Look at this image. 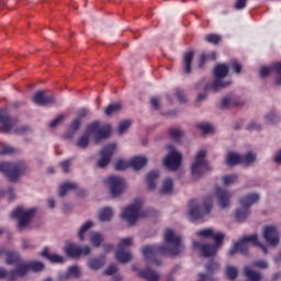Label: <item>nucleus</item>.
Masks as SVG:
<instances>
[{"instance_id":"f257e3e1","label":"nucleus","mask_w":281,"mask_h":281,"mask_svg":"<svg viewBox=\"0 0 281 281\" xmlns=\"http://www.w3.org/2000/svg\"><path fill=\"white\" fill-rule=\"evenodd\" d=\"M164 240L166 245H149L143 247V256L145 260H151L154 265H161V261L155 259L157 256H169L170 258L182 254L186 246L181 241V237L175 231L168 228L165 232Z\"/></svg>"},{"instance_id":"f03ea898","label":"nucleus","mask_w":281,"mask_h":281,"mask_svg":"<svg viewBox=\"0 0 281 281\" xmlns=\"http://www.w3.org/2000/svg\"><path fill=\"white\" fill-rule=\"evenodd\" d=\"M7 265H14L15 269L9 274V280H19V278H24L27 276V271H43L45 269V263L41 261H30L25 262L21 260L19 254L9 251L7 252Z\"/></svg>"},{"instance_id":"7ed1b4c3","label":"nucleus","mask_w":281,"mask_h":281,"mask_svg":"<svg viewBox=\"0 0 281 281\" xmlns=\"http://www.w3.org/2000/svg\"><path fill=\"white\" fill-rule=\"evenodd\" d=\"M196 236H200V238H212L215 244H201L200 241L193 243L194 249H200L201 255L203 258H211V256H215V254L218 251V247H221L223 240L225 239V234L221 232H214L212 228H205L202 231H199L196 233Z\"/></svg>"},{"instance_id":"20e7f679","label":"nucleus","mask_w":281,"mask_h":281,"mask_svg":"<svg viewBox=\"0 0 281 281\" xmlns=\"http://www.w3.org/2000/svg\"><path fill=\"white\" fill-rule=\"evenodd\" d=\"M228 74L229 68L227 65L220 64L214 68V76L216 79L212 83H210L207 79H203L196 85V89H203L205 93H207V91L216 93V91H221V89H225V87L232 85V81H223V78H227Z\"/></svg>"},{"instance_id":"39448f33","label":"nucleus","mask_w":281,"mask_h":281,"mask_svg":"<svg viewBox=\"0 0 281 281\" xmlns=\"http://www.w3.org/2000/svg\"><path fill=\"white\" fill-rule=\"evenodd\" d=\"M249 245L260 247L263 254H267V246L258 241V235L256 234L244 236L239 241L234 244L228 254L229 256H234V254H244L245 256L249 251Z\"/></svg>"},{"instance_id":"423d86ee","label":"nucleus","mask_w":281,"mask_h":281,"mask_svg":"<svg viewBox=\"0 0 281 281\" xmlns=\"http://www.w3.org/2000/svg\"><path fill=\"white\" fill-rule=\"evenodd\" d=\"M214 203V198L212 195L204 199L203 205L200 206L196 201L192 200L189 203V216L192 221H203L210 212H212V205Z\"/></svg>"},{"instance_id":"0eeeda50","label":"nucleus","mask_w":281,"mask_h":281,"mask_svg":"<svg viewBox=\"0 0 281 281\" xmlns=\"http://www.w3.org/2000/svg\"><path fill=\"white\" fill-rule=\"evenodd\" d=\"M142 205H144L142 200H135L133 204L123 209L121 218H124L128 225H135L137 218H145V216H148V213H146L145 210H142Z\"/></svg>"},{"instance_id":"6e6552de","label":"nucleus","mask_w":281,"mask_h":281,"mask_svg":"<svg viewBox=\"0 0 281 281\" xmlns=\"http://www.w3.org/2000/svg\"><path fill=\"white\" fill-rule=\"evenodd\" d=\"M34 214H36L35 207L25 210L22 206H19L11 213V218L18 221V229L19 232H23V229L30 225V221L34 218Z\"/></svg>"},{"instance_id":"1a4fd4ad","label":"nucleus","mask_w":281,"mask_h":281,"mask_svg":"<svg viewBox=\"0 0 281 281\" xmlns=\"http://www.w3.org/2000/svg\"><path fill=\"white\" fill-rule=\"evenodd\" d=\"M0 172L5 175L9 181H16L25 172V164L23 162H0Z\"/></svg>"},{"instance_id":"9d476101","label":"nucleus","mask_w":281,"mask_h":281,"mask_svg":"<svg viewBox=\"0 0 281 281\" xmlns=\"http://www.w3.org/2000/svg\"><path fill=\"white\" fill-rule=\"evenodd\" d=\"M206 153L205 150H200L196 156L194 162L191 165V175L193 179H199L203 177L205 172L210 171V165L207 160H205Z\"/></svg>"},{"instance_id":"9b49d317","label":"nucleus","mask_w":281,"mask_h":281,"mask_svg":"<svg viewBox=\"0 0 281 281\" xmlns=\"http://www.w3.org/2000/svg\"><path fill=\"white\" fill-rule=\"evenodd\" d=\"M133 245V238L127 237L123 238L121 243L117 246V250L115 252V258L117 262H121V265H126V262H131V251H128V247Z\"/></svg>"},{"instance_id":"f8f14e48","label":"nucleus","mask_w":281,"mask_h":281,"mask_svg":"<svg viewBox=\"0 0 281 281\" xmlns=\"http://www.w3.org/2000/svg\"><path fill=\"white\" fill-rule=\"evenodd\" d=\"M104 183L110 188L112 196H120L126 190V180L120 176H110Z\"/></svg>"},{"instance_id":"ddd939ff","label":"nucleus","mask_w":281,"mask_h":281,"mask_svg":"<svg viewBox=\"0 0 281 281\" xmlns=\"http://www.w3.org/2000/svg\"><path fill=\"white\" fill-rule=\"evenodd\" d=\"M169 154L164 160V165L168 170H171L175 172V170L179 169V166H181V160L183 159V156H181V153L177 151L175 149V146L168 145L167 146Z\"/></svg>"},{"instance_id":"4468645a","label":"nucleus","mask_w":281,"mask_h":281,"mask_svg":"<svg viewBox=\"0 0 281 281\" xmlns=\"http://www.w3.org/2000/svg\"><path fill=\"white\" fill-rule=\"evenodd\" d=\"M88 133L94 135L95 142H101V139H106L111 137V126L110 125H100V122H93L88 125Z\"/></svg>"},{"instance_id":"2eb2a0df","label":"nucleus","mask_w":281,"mask_h":281,"mask_svg":"<svg viewBox=\"0 0 281 281\" xmlns=\"http://www.w3.org/2000/svg\"><path fill=\"white\" fill-rule=\"evenodd\" d=\"M263 238L267 245L278 247V244L280 243V232H278L276 226H266L263 227Z\"/></svg>"},{"instance_id":"dca6fc26","label":"nucleus","mask_w":281,"mask_h":281,"mask_svg":"<svg viewBox=\"0 0 281 281\" xmlns=\"http://www.w3.org/2000/svg\"><path fill=\"white\" fill-rule=\"evenodd\" d=\"M65 251L69 258H80V256H89L91 248L89 246L80 247V245L77 244H69L65 248Z\"/></svg>"},{"instance_id":"f3484780","label":"nucleus","mask_w":281,"mask_h":281,"mask_svg":"<svg viewBox=\"0 0 281 281\" xmlns=\"http://www.w3.org/2000/svg\"><path fill=\"white\" fill-rule=\"evenodd\" d=\"M115 144H110L100 151L101 158L97 162L98 168H106V166L111 164V158L113 157V153H115Z\"/></svg>"},{"instance_id":"a211bd4d","label":"nucleus","mask_w":281,"mask_h":281,"mask_svg":"<svg viewBox=\"0 0 281 281\" xmlns=\"http://www.w3.org/2000/svg\"><path fill=\"white\" fill-rule=\"evenodd\" d=\"M215 194L217 199V204L222 210H225V207H229V200L232 199V193L225 189L216 188Z\"/></svg>"},{"instance_id":"6ab92c4d","label":"nucleus","mask_w":281,"mask_h":281,"mask_svg":"<svg viewBox=\"0 0 281 281\" xmlns=\"http://www.w3.org/2000/svg\"><path fill=\"white\" fill-rule=\"evenodd\" d=\"M271 71H274L278 75L276 79V85H281V63H276L271 67L263 66L260 68V76L261 78H267Z\"/></svg>"},{"instance_id":"aec40b11","label":"nucleus","mask_w":281,"mask_h":281,"mask_svg":"<svg viewBox=\"0 0 281 281\" xmlns=\"http://www.w3.org/2000/svg\"><path fill=\"white\" fill-rule=\"evenodd\" d=\"M0 124L2 125V133H8L16 125V120L10 119L5 110H0Z\"/></svg>"},{"instance_id":"412c9836","label":"nucleus","mask_w":281,"mask_h":281,"mask_svg":"<svg viewBox=\"0 0 281 281\" xmlns=\"http://www.w3.org/2000/svg\"><path fill=\"white\" fill-rule=\"evenodd\" d=\"M56 98L54 95H45L44 91H38L33 95V102L38 106H47V104H54Z\"/></svg>"},{"instance_id":"4be33fe9","label":"nucleus","mask_w":281,"mask_h":281,"mask_svg":"<svg viewBox=\"0 0 281 281\" xmlns=\"http://www.w3.org/2000/svg\"><path fill=\"white\" fill-rule=\"evenodd\" d=\"M260 201V194L258 193H249L243 198H240L239 203L241 207H251L254 203H258Z\"/></svg>"},{"instance_id":"5701e85b","label":"nucleus","mask_w":281,"mask_h":281,"mask_svg":"<svg viewBox=\"0 0 281 281\" xmlns=\"http://www.w3.org/2000/svg\"><path fill=\"white\" fill-rule=\"evenodd\" d=\"M146 164H148V159L144 156H136L130 160V167L134 170H142Z\"/></svg>"},{"instance_id":"b1692460","label":"nucleus","mask_w":281,"mask_h":281,"mask_svg":"<svg viewBox=\"0 0 281 281\" xmlns=\"http://www.w3.org/2000/svg\"><path fill=\"white\" fill-rule=\"evenodd\" d=\"M250 214L251 209L243 206L241 209L235 211V221H237V223H244V221H247V218H249Z\"/></svg>"},{"instance_id":"393cba45","label":"nucleus","mask_w":281,"mask_h":281,"mask_svg":"<svg viewBox=\"0 0 281 281\" xmlns=\"http://www.w3.org/2000/svg\"><path fill=\"white\" fill-rule=\"evenodd\" d=\"M194 59V52L190 50L183 56V71L184 74H191L192 60Z\"/></svg>"},{"instance_id":"a878e982","label":"nucleus","mask_w":281,"mask_h":281,"mask_svg":"<svg viewBox=\"0 0 281 281\" xmlns=\"http://www.w3.org/2000/svg\"><path fill=\"white\" fill-rule=\"evenodd\" d=\"M80 124H82L80 119H75L69 125L68 133L65 134V139H71V137H74L80 130Z\"/></svg>"},{"instance_id":"bb28decb","label":"nucleus","mask_w":281,"mask_h":281,"mask_svg":"<svg viewBox=\"0 0 281 281\" xmlns=\"http://www.w3.org/2000/svg\"><path fill=\"white\" fill-rule=\"evenodd\" d=\"M89 139H91V132H89V127H87L86 133L77 139V148H81L82 150H85V148L89 146Z\"/></svg>"},{"instance_id":"cd10ccee","label":"nucleus","mask_w":281,"mask_h":281,"mask_svg":"<svg viewBox=\"0 0 281 281\" xmlns=\"http://www.w3.org/2000/svg\"><path fill=\"white\" fill-rule=\"evenodd\" d=\"M139 276L147 281H159V273H157L155 270H150V268L140 270Z\"/></svg>"},{"instance_id":"c85d7f7f","label":"nucleus","mask_w":281,"mask_h":281,"mask_svg":"<svg viewBox=\"0 0 281 281\" xmlns=\"http://www.w3.org/2000/svg\"><path fill=\"white\" fill-rule=\"evenodd\" d=\"M157 179H159V171L153 170L147 175V188L148 190H155L157 188Z\"/></svg>"},{"instance_id":"c756f323","label":"nucleus","mask_w":281,"mask_h":281,"mask_svg":"<svg viewBox=\"0 0 281 281\" xmlns=\"http://www.w3.org/2000/svg\"><path fill=\"white\" fill-rule=\"evenodd\" d=\"M99 221L106 223L113 218V209L105 206L99 211Z\"/></svg>"},{"instance_id":"7c9ffc66","label":"nucleus","mask_w":281,"mask_h":281,"mask_svg":"<svg viewBox=\"0 0 281 281\" xmlns=\"http://www.w3.org/2000/svg\"><path fill=\"white\" fill-rule=\"evenodd\" d=\"M106 258L104 256H101L99 258L90 259L88 262V266L92 271H98V269H102L104 267Z\"/></svg>"},{"instance_id":"2f4dec72","label":"nucleus","mask_w":281,"mask_h":281,"mask_svg":"<svg viewBox=\"0 0 281 281\" xmlns=\"http://www.w3.org/2000/svg\"><path fill=\"white\" fill-rule=\"evenodd\" d=\"M226 164L227 166H237V164H241V155L237 153H228L226 155Z\"/></svg>"},{"instance_id":"473e14b6","label":"nucleus","mask_w":281,"mask_h":281,"mask_svg":"<svg viewBox=\"0 0 281 281\" xmlns=\"http://www.w3.org/2000/svg\"><path fill=\"white\" fill-rule=\"evenodd\" d=\"M245 276L247 281H260L262 279V274H260V272L254 271L249 267L245 268Z\"/></svg>"},{"instance_id":"72a5a7b5","label":"nucleus","mask_w":281,"mask_h":281,"mask_svg":"<svg viewBox=\"0 0 281 281\" xmlns=\"http://www.w3.org/2000/svg\"><path fill=\"white\" fill-rule=\"evenodd\" d=\"M173 188H175V183L172 182V179L167 178L162 182V187L160 189V194H171Z\"/></svg>"},{"instance_id":"f704fd0d","label":"nucleus","mask_w":281,"mask_h":281,"mask_svg":"<svg viewBox=\"0 0 281 281\" xmlns=\"http://www.w3.org/2000/svg\"><path fill=\"white\" fill-rule=\"evenodd\" d=\"M104 240V237L102 236V234L98 233V232H92L90 234V244L92 247H100V245H102Z\"/></svg>"},{"instance_id":"c9c22d12","label":"nucleus","mask_w":281,"mask_h":281,"mask_svg":"<svg viewBox=\"0 0 281 281\" xmlns=\"http://www.w3.org/2000/svg\"><path fill=\"white\" fill-rule=\"evenodd\" d=\"M78 184L76 182H65L59 187V196H65L69 190H76Z\"/></svg>"},{"instance_id":"e433bc0d","label":"nucleus","mask_w":281,"mask_h":281,"mask_svg":"<svg viewBox=\"0 0 281 281\" xmlns=\"http://www.w3.org/2000/svg\"><path fill=\"white\" fill-rule=\"evenodd\" d=\"M80 276V268L78 266H72L68 269V272L60 277V281L69 280V277L78 278Z\"/></svg>"},{"instance_id":"4c0bfd02","label":"nucleus","mask_w":281,"mask_h":281,"mask_svg":"<svg viewBox=\"0 0 281 281\" xmlns=\"http://www.w3.org/2000/svg\"><path fill=\"white\" fill-rule=\"evenodd\" d=\"M91 227H93V222L91 221H88L86 222L79 229V233H78V238L79 240H85V233L86 232H89V229H91Z\"/></svg>"},{"instance_id":"58836bf2","label":"nucleus","mask_w":281,"mask_h":281,"mask_svg":"<svg viewBox=\"0 0 281 281\" xmlns=\"http://www.w3.org/2000/svg\"><path fill=\"white\" fill-rule=\"evenodd\" d=\"M198 128L201 131L203 135H210L214 133V126L210 123H200L198 124Z\"/></svg>"},{"instance_id":"ea45409f","label":"nucleus","mask_w":281,"mask_h":281,"mask_svg":"<svg viewBox=\"0 0 281 281\" xmlns=\"http://www.w3.org/2000/svg\"><path fill=\"white\" fill-rule=\"evenodd\" d=\"M254 161H256V155H254L252 153L241 155V164L244 166H249L250 164H254Z\"/></svg>"},{"instance_id":"a19ab883","label":"nucleus","mask_w":281,"mask_h":281,"mask_svg":"<svg viewBox=\"0 0 281 281\" xmlns=\"http://www.w3.org/2000/svg\"><path fill=\"white\" fill-rule=\"evenodd\" d=\"M121 103H112L105 109V115H113V113H117V111H121Z\"/></svg>"},{"instance_id":"79ce46f5","label":"nucleus","mask_w":281,"mask_h":281,"mask_svg":"<svg viewBox=\"0 0 281 281\" xmlns=\"http://www.w3.org/2000/svg\"><path fill=\"white\" fill-rule=\"evenodd\" d=\"M169 135L176 142H181V138L183 137V131H181L179 128H171V130H169Z\"/></svg>"},{"instance_id":"37998d69","label":"nucleus","mask_w":281,"mask_h":281,"mask_svg":"<svg viewBox=\"0 0 281 281\" xmlns=\"http://www.w3.org/2000/svg\"><path fill=\"white\" fill-rule=\"evenodd\" d=\"M226 278H228V280H236V278H238V269H236V267L228 266L226 268Z\"/></svg>"},{"instance_id":"c03bdc74","label":"nucleus","mask_w":281,"mask_h":281,"mask_svg":"<svg viewBox=\"0 0 281 281\" xmlns=\"http://www.w3.org/2000/svg\"><path fill=\"white\" fill-rule=\"evenodd\" d=\"M206 43H211L212 45H218L221 43V35L218 34H207L205 36Z\"/></svg>"},{"instance_id":"a18cd8bd","label":"nucleus","mask_w":281,"mask_h":281,"mask_svg":"<svg viewBox=\"0 0 281 281\" xmlns=\"http://www.w3.org/2000/svg\"><path fill=\"white\" fill-rule=\"evenodd\" d=\"M216 60V53H212L211 55H205L202 54L200 56V63H199V67H203V65H205V60Z\"/></svg>"},{"instance_id":"49530a36","label":"nucleus","mask_w":281,"mask_h":281,"mask_svg":"<svg viewBox=\"0 0 281 281\" xmlns=\"http://www.w3.org/2000/svg\"><path fill=\"white\" fill-rule=\"evenodd\" d=\"M115 170H126V168H131V161L126 160H117L114 165Z\"/></svg>"},{"instance_id":"de8ad7c7","label":"nucleus","mask_w":281,"mask_h":281,"mask_svg":"<svg viewBox=\"0 0 281 281\" xmlns=\"http://www.w3.org/2000/svg\"><path fill=\"white\" fill-rule=\"evenodd\" d=\"M131 128V121L126 120L119 124V135H123L124 132L128 131Z\"/></svg>"},{"instance_id":"09e8293b","label":"nucleus","mask_w":281,"mask_h":281,"mask_svg":"<svg viewBox=\"0 0 281 281\" xmlns=\"http://www.w3.org/2000/svg\"><path fill=\"white\" fill-rule=\"evenodd\" d=\"M237 179H238V176H236V175L225 176L223 178V183H224V186H232V183H236Z\"/></svg>"},{"instance_id":"8fccbe9b","label":"nucleus","mask_w":281,"mask_h":281,"mask_svg":"<svg viewBox=\"0 0 281 281\" xmlns=\"http://www.w3.org/2000/svg\"><path fill=\"white\" fill-rule=\"evenodd\" d=\"M218 263L214 262V261H210L209 263H206L205 269L207 271V273H214L216 271H218Z\"/></svg>"},{"instance_id":"3c124183","label":"nucleus","mask_w":281,"mask_h":281,"mask_svg":"<svg viewBox=\"0 0 281 281\" xmlns=\"http://www.w3.org/2000/svg\"><path fill=\"white\" fill-rule=\"evenodd\" d=\"M176 97L178 98V101L180 104H186L188 102V99L186 98V93H183V90L177 89L176 90Z\"/></svg>"},{"instance_id":"603ef678","label":"nucleus","mask_w":281,"mask_h":281,"mask_svg":"<svg viewBox=\"0 0 281 281\" xmlns=\"http://www.w3.org/2000/svg\"><path fill=\"white\" fill-rule=\"evenodd\" d=\"M0 196H8L9 201H14V189L9 188L7 191H0Z\"/></svg>"},{"instance_id":"864d4df0","label":"nucleus","mask_w":281,"mask_h":281,"mask_svg":"<svg viewBox=\"0 0 281 281\" xmlns=\"http://www.w3.org/2000/svg\"><path fill=\"white\" fill-rule=\"evenodd\" d=\"M266 122L276 124L278 122V115L274 112H270L266 115Z\"/></svg>"},{"instance_id":"5fc2aeb1","label":"nucleus","mask_w":281,"mask_h":281,"mask_svg":"<svg viewBox=\"0 0 281 281\" xmlns=\"http://www.w3.org/2000/svg\"><path fill=\"white\" fill-rule=\"evenodd\" d=\"M13 153H15L14 148L8 145H4L0 150V155H13Z\"/></svg>"},{"instance_id":"6e6d98bb","label":"nucleus","mask_w":281,"mask_h":281,"mask_svg":"<svg viewBox=\"0 0 281 281\" xmlns=\"http://www.w3.org/2000/svg\"><path fill=\"white\" fill-rule=\"evenodd\" d=\"M247 8V0H236L235 10H245Z\"/></svg>"},{"instance_id":"4d7b16f0","label":"nucleus","mask_w":281,"mask_h":281,"mask_svg":"<svg viewBox=\"0 0 281 281\" xmlns=\"http://www.w3.org/2000/svg\"><path fill=\"white\" fill-rule=\"evenodd\" d=\"M63 120H65V115L61 114V115L57 116L55 120H53L49 123L50 128H56V126H58V124H60V122H63Z\"/></svg>"},{"instance_id":"13d9d810","label":"nucleus","mask_w":281,"mask_h":281,"mask_svg":"<svg viewBox=\"0 0 281 281\" xmlns=\"http://www.w3.org/2000/svg\"><path fill=\"white\" fill-rule=\"evenodd\" d=\"M117 272V266L116 265H110L108 269L104 271L105 276H113V273Z\"/></svg>"},{"instance_id":"bf43d9fd","label":"nucleus","mask_w":281,"mask_h":281,"mask_svg":"<svg viewBox=\"0 0 281 281\" xmlns=\"http://www.w3.org/2000/svg\"><path fill=\"white\" fill-rule=\"evenodd\" d=\"M10 273H12V270L8 272L5 271V269L0 268V280H3V278H7L8 281H14L10 279Z\"/></svg>"},{"instance_id":"052dcab7","label":"nucleus","mask_w":281,"mask_h":281,"mask_svg":"<svg viewBox=\"0 0 281 281\" xmlns=\"http://www.w3.org/2000/svg\"><path fill=\"white\" fill-rule=\"evenodd\" d=\"M60 168L63 169V172H69V168H71V161L70 160H65L60 162Z\"/></svg>"},{"instance_id":"680f3d73","label":"nucleus","mask_w":281,"mask_h":281,"mask_svg":"<svg viewBox=\"0 0 281 281\" xmlns=\"http://www.w3.org/2000/svg\"><path fill=\"white\" fill-rule=\"evenodd\" d=\"M232 69L235 74H240V71H243V66L238 61H233Z\"/></svg>"},{"instance_id":"e2e57ef3","label":"nucleus","mask_w":281,"mask_h":281,"mask_svg":"<svg viewBox=\"0 0 281 281\" xmlns=\"http://www.w3.org/2000/svg\"><path fill=\"white\" fill-rule=\"evenodd\" d=\"M89 109L87 108H82L81 110L78 111L77 113V120H81V117H87V115H89Z\"/></svg>"},{"instance_id":"0e129e2a","label":"nucleus","mask_w":281,"mask_h":281,"mask_svg":"<svg viewBox=\"0 0 281 281\" xmlns=\"http://www.w3.org/2000/svg\"><path fill=\"white\" fill-rule=\"evenodd\" d=\"M252 267H258L259 269H267V267H269V265L265 260H259V261H255L252 263Z\"/></svg>"},{"instance_id":"69168bd1","label":"nucleus","mask_w":281,"mask_h":281,"mask_svg":"<svg viewBox=\"0 0 281 281\" xmlns=\"http://www.w3.org/2000/svg\"><path fill=\"white\" fill-rule=\"evenodd\" d=\"M48 260H49L50 262H64L63 257L59 256V255H56V254L50 255V257L48 258Z\"/></svg>"},{"instance_id":"338daca9","label":"nucleus","mask_w":281,"mask_h":281,"mask_svg":"<svg viewBox=\"0 0 281 281\" xmlns=\"http://www.w3.org/2000/svg\"><path fill=\"white\" fill-rule=\"evenodd\" d=\"M229 104H232V99H229V97H225L224 99H222L221 109H227Z\"/></svg>"},{"instance_id":"774afa93","label":"nucleus","mask_w":281,"mask_h":281,"mask_svg":"<svg viewBox=\"0 0 281 281\" xmlns=\"http://www.w3.org/2000/svg\"><path fill=\"white\" fill-rule=\"evenodd\" d=\"M198 281H212V277H210V274L200 273Z\"/></svg>"}]
</instances>
